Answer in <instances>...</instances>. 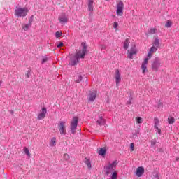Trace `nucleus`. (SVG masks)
Segmentation results:
<instances>
[{"label": "nucleus", "mask_w": 179, "mask_h": 179, "mask_svg": "<svg viewBox=\"0 0 179 179\" xmlns=\"http://www.w3.org/2000/svg\"><path fill=\"white\" fill-rule=\"evenodd\" d=\"M101 50H106L107 48V45H101V47H100Z\"/></svg>", "instance_id": "nucleus-40"}, {"label": "nucleus", "mask_w": 179, "mask_h": 179, "mask_svg": "<svg viewBox=\"0 0 179 179\" xmlns=\"http://www.w3.org/2000/svg\"><path fill=\"white\" fill-rule=\"evenodd\" d=\"M47 61H48V57H45L42 59L41 64H45Z\"/></svg>", "instance_id": "nucleus-31"}, {"label": "nucleus", "mask_w": 179, "mask_h": 179, "mask_svg": "<svg viewBox=\"0 0 179 179\" xmlns=\"http://www.w3.org/2000/svg\"><path fill=\"white\" fill-rule=\"evenodd\" d=\"M154 128H159V126L160 125V121L159 120V118L155 117L154 118Z\"/></svg>", "instance_id": "nucleus-20"}, {"label": "nucleus", "mask_w": 179, "mask_h": 179, "mask_svg": "<svg viewBox=\"0 0 179 179\" xmlns=\"http://www.w3.org/2000/svg\"><path fill=\"white\" fill-rule=\"evenodd\" d=\"M176 160L178 161V158H177Z\"/></svg>", "instance_id": "nucleus-47"}, {"label": "nucleus", "mask_w": 179, "mask_h": 179, "mask_svg": "<svg viewBox=\"0 0 179 179\" xmlns=\"http://www.w3.org/2000/svg\"><path fill=\"white\" fill-rule=\"evenodd\" d=\"M168 122L169 124H174L176 122V119H174L173 117H169Z\"/></svg>", "instance_id": "nucleus-25"}, {"label": "nucleus", "mask_w": 179, "mask_h": 179, "mask_svg": "<svg viewBox=\"0 0 179 179\" xmlns=\"http://www.w3.org/2000/svg\"><path fill=\"white\" fill-rule=\"evenodd\" d=\"M24 152L25 155H27V156L30 157V150H29V148L24 147Z\"/></svg>", "instance_id": "nucleus-26"}, {"label": "nucleus", "mask_w": 179, "mask_h": 179, "mask_svg": "<svg viewBox=\"0 0 179 179\" xmlns=\"http://www.w3.org/2000/svg\"><path fill=\"white\" fill-rule=\"evenodd\" d=\"M116 8L117 16H122V15H124V2L119 0L116 4Z\"/></svg>", "instance_id": "nucleus-6"}, {"label": "nucleus", "mask_w": 179, "mask_h": 179, "mask_svg": "<svg viewBox=\"0 0 179 179\" xmlns=\"http://www.w3.org/2000/svg\"><path fill=\"white\" fill-rule=\"evenodd\" d=\"M129 39H126L124 42V45H123V48H124V50H128V48L129 47Z\"/></svg>", "instance_id": "nucleus-21"}, {"label": "nucleus", "mask_w": 179, "mask_h": 179, "mask_svg": "<svg viewBox=\"0 0 179 179\" xmlns=\"http://www.w3.org/2000/svg\"><path fill=\"white\" fill-rule=\"evenodd\" d=\"M127 104H129V105H131L132 104V97H129L127 102Z\"/></svg>", "instance_id": "nucleus-34"}, {"label": "nucleus", "mask_w": 179, "mask_h": 179, "mask_svg": "<svg viewBox=\"0 0 179 179\" xmlns=\"http://www.w3.org/2000/svg\"><path fill=\"white\" fill-rule=\"evenodd\" d=\"M82 79H83L82 76L78 75V78H76L75 80L76 83H80V82H82Z\"/></svg>", "instance_id": "nucleus-27"}, {"label": "nucleus", "mask_w": 179, "mask_h": 179, "mask_svg": "<svg viewBox=\"0 0 179 179\" xmlns=\"http://www.w3.org/2000/svg\"><path fill=\"white\" fill-rule=\"evenodd\" d=\"M171 22L169 20H168L165 24V27L170 28L171 27Z\"/></svg>", "instance_id": "nucleus-30"}, {"label": "nucleus", "mask_w": 179, "mask_h": 179, "mask_svg": "<svg viewBox=\"0 0 179 179\" xmlns=\"http://www.w3.org/2000/svg\"><path fill=\"white\" fill-rule=\"evenodd\" d=\"M137 52L138 50H136V48H135V46L131 48L130 51L128 53L127 58L129 59H134V55H136Z\"/></svg>", "instance_id": "nucleus-10"}, {"label": "nucleus", "mask_w": 179, "mask_h": 179, "mask_svg": "<svg viewBox=\"0 0 179 179\" xmlns=\"http://www.w3.org/2000/svg\"><path fill=\"white\" fill-rule=\"evenodd\" d=\"M59 21L61 24H64V23H68V17L63 14L59 17Z\"/></svg>", "instance_id": "nucleus-13"}, {"label": "nucleus", "mask_w": 179, "mask_h": 179, "mask_svg": "<svg viewBox=\"0 0 179 179\" xmlns=\"http://www.w3.org/2000/svg\"><path fill=\"white\" fill-rule=\"evenodd\" d=\"M31 23H33V15L31 17V19L29 20V22L28 24H26L22 29L24 30V31H27L29 30V27L31 26Z\"/></svg>", "instance_id": "nucleus-15"}, {"label": "nucleus", "mask_w": 179, "mask_h": 179, "mask_svg": "<svg viewBox=\"0 0 179 179\" xmlns=\"http://www.w3.org/2000/svg\"><path fill=\"white\" fill-rule=\"evenodd\" d=\"M55 36L56 38H59V37H61V36H62V32L57 31L55 34Z\"/></svg>", "instance_id": "nucleus-29"}, {"label": "nucleus", "mask_w": 179, "mask_h": 179, "mask_svg": "<svg viewBox=\"0 0 179 179\" xmlns=\"http://www.w3.org/2000/svg\"><path fill=\"white\" fill-rule=\"evenodd\" d=\"M155 145H156V139L151 141V146H155Z\"/></svg>", "instance_id": "nucleus-39"}, {"label": "nucleus", "mask_w": 179, "mask_h": 179, "mask_svg": "<svg viewBox=\"0 0 179 179\" xmlns=\"http://www.w3.org/2000/svg\"><path fill=\"white\" fill-rule=\"evenodd\" d=\"M162 65V59L160 57H155L152 62L151 68L152 71L157 72Z\"/></svg>", "instance_id": "nucleus-4"}, {"label": "nucleus", "mask_w": 179, "mask_h": 179, "mask_svg": "<svg viewBox=\"0 0 179 179\" xmlns=\"http://www.w3.org/2000/svg\"><path fill=\"white\" fill-rule=\"evenodd\" d=\"M113 27L115 30H118V22H114Z\"/></svg>", "instance_id": "nucleus-35"}, {"label": "nucleus", "mask_w": 179, "mask_h": 179, "mask_svg": "<svg viewBox=\"0 0 179 179\" xmlns=\"http://www.w3.org/2000/svg\"><path fill=\"white\" fill-rule=\"evenodd\" d=\"M87 169H92V163L90 162V159H87L85 162Z\"/></svg>", "instance_id": "nucleus-24"}, {"label": "nucleus", "mask_w": 179, "mask_h": 179, "mask_svg": "<svg viewBox=\"0 0 179 179\" xmlns=\"http://www.w3.org/2000/svg\"><path fill=\"white\" fill-rule=\"evenodd\" d=\"M47 114V108H42L41 112L38 115L37 120H44L45 118V115Z\"/></svg>", "instance_id": "nucleus-11"}, {"label": "nucleus", "mask_w": 179, "mask_h": 179, "mask_svg": "<svg viewBox=\"0 0 179 179\" xmlns=\"http://www.w3.org/2000/svg\"><path fill=\"white\" fill-rule=\"evenodd\" d=\"M118 164V160H115L112 163H109L107 166L104 167L105 173L106 176L111 174L110 179L118 178V172L115 171L117 169V165Z\"/></svg>", "instance_id": "nucleus-2"}, {"label": "nucleus", "mask_w": 179, "mask_h": 179, "mask_svg": "<svg viewBox=\"0 0 179 179\" xmlns=\"http://www.w3.org/2000/svg\"><path fill=\"white\" fill-rule=\"evenodd\" d=\"M157 33V28H150L148 30V34H156Z\"/></svg>", "instance_id": "nucleus-22"}, {"label": "nucleus", "mask_w": 179, "mask_h": 179, "mask_svg": "<svg viewBox=\"0 0 179 179\" xmlns=\"http://www.w3.org/2000/svg\"><path fill=\"white\" fill-rule=\"evenodd\" d=\"M25 76H27V78H30V70H29L27 73L25 74Z\"/></svg>", "instance_id": "nucleus-42"}, {"label": "nucleus", "mask_w": 179, "mask_h": 179, "mask_svg": "<svg viewBox=\"0 0 179 179\" xmlns=\"http://www.w3.org/2000/svg\"><path fill=\"white\" fill-rule=\"evenodd\" d=\"M153 55V53H152V52H150L149 50L148 52V57L147 58H149V59H150V58H152V56Z\"/></svg>", "instance_id": "nucleus-37"}, {"label": "nucleus", "mask_w": 179, "mask_h": 179, "mask_svg": "<svg viewBox=\"0 0 179 179\" xmlns=\"http://www.w3.org/2000/svg\"><path fill=\"white\" fill-rule=\"evenodd\" d=\"M142 122H143V120H142L141 117H137L136 118V123L137 124H142Z\"/></svg>", "instance_id": "nucleus-32"}, {"label": "nucleus", "mask_w": 179, "mask_h": 179, "mask_svg": "<svg viewBox=\"0 0 179 179\" xmlns=\"http://www.w3.org/2000/svg\"><path fill=\"white\" fill-rule=\"evenodd\" d=\"M106 1H110V0H106Z\"/></svg>", "instance_id": "nucleus-48"}, {"label": "nucleus", "mask_w": 179, "mask_h": 179, "mask_svg": "<svg viewBox=\"0 0 179 179\" xmlns=\"http://www.w3.org/2000/svg\"><path fill=\"white\" fill-rule=\"evenodd\" d=\"M145 172V169L142 166H139L136 170V176L137 177H142V174Z\"/></svg>", "instance_id": "nucleus-14"}, {"label": "nucleus", "mask_w": 179, "mask_h": 179, "mask_svg": "<svg viewBox=\"0 0 179 179\" xmlns=\"http://www.w3.org/2000/svg\"><path fill=\"white\" fill-rule=\"evenodd\" d=\"M29 12V9L27 8H16L15 10V15L16 17H26L27 16V13Z\"/></svg>", "instance_id": "nucleus-3"}, {"label": "nucleus", "mask_w": 179, "mask_h": 179, "mask_svg": "<svg viewBox=\"0 0 179 179\" xmlns=\"http://www.w3.org/2000/svg\"><path fill=\"white\" fill-rule=\"evenodd\" d=\"M155 129H157V133L159 134V135L162 134V129H160V128L157 127V128H155Z\"/></svg>", "instance_id": "nucleus-41"}, {"label": "nucleus", "mask_w": 179, "mask_h": 179, "mask_svg": "<svg viewBox=\"0 0 179 179\" xmlns=\"http://www.w3.org/2000/svg\"><path fill=\"white\" fill-rule=\"evenodd\" d=\"M156 51H157V48H156L155 46H152L150 49V52L152 54L153 52H156Z\"/></svg>", "instance_id": "nucleus-28"}, {"label": "nucleus", "mask_w": 179, "mask_h": 179, "mask_svg": "<svg viewBox=\"0 0 179 179\" xmlns=\"http://www.w3.org/2000/svg\"><path fill=\"white\" fill-rule=\"evenodd\" d=\"M64 160H68L69 159H70V157L68 154H64Z\"/></svg>", "instance_id": "nucleus-38"}, {"label": "nucleus", "mask_w": 179, "mask_h": 179, "mask_svg": "<svg viewBox=\"0 0 179 179\" xmlns=\"http://www.w3.org/2000/svg\"><path fill=\"white\" fill-rule=\"evenodd\" d=\"M93 0H88V10L90 12H93Z\"/></svg>", "instance_id": "nucleus-16"}, {"label": "nucleus", "mask_w": 179, "mask_h": 179, "mask_svg": "<svg viewBox=\"0 0 179 179\" xmlns=\"http://www.w3.org/2000/svg\"><path fill=\"white\" fill-rule=\"evenodd\" d=\"M10 113H11V114H13V110H11Z\"/></svg>", "instance_id": "nucleus-45"}, {"label": "nucleus", "mask_w": 179, "mask_h": 179, "mask_svg": "<svg viewBox=\"0 0 179 179\" xmlns=\"http://www.w3.org/2000/svg\"><path fill=\"white\" fill-rule=\"evenodd\" d=\"M57 145V138L55 137H53L50 140V146L51 148H54Z\"/></svg>", "instance_id": "nucleus-18"}, {"label": "nucleus", "mask_w": 179, "mask_h": 179, "mask_svg": "<svg viewBox=\"0 0 179 179\" xmlns=\"http://www.w3.org/2000/svg\"><path fill=\"white\" fill-rule=\"evenodd\" d=\"M98 125H106V119L103 117V115H99L96 121Z\"/></svg>", "instance_id": "nucleus-12"}, {"label": "nucleus", "mask_w": 179, "mask_h": 179, "mask_svg": "<svg viewBox=\"0 0 179 179\" xmlns=\"http://www.w3.org/2000/svg\"><path fill=\"white\" fill-rule=\"evenodd\" d=\"M58 129L61 135H66V127H65V122H60Z\"/></svg>", "instance_id": "nucleus-8"}, {"label": "nucleus", "mask_w": 179, "mask_h": 179, "mask_svg": "<svg viewBox=\"0 0 179 179\" xmlns=\"http://www.w3.org/2000/svg\"><path fill=\"white\" fill-rule=\"evenodd\" d=\"M141 69H142L143 73H145V72H148V65L142 64Z\"/></svg>", "instance_id": "nucleus-23"}, {"label": "nucleus", "mask_w": 179, "mask_h": 179, "mask_svg": "<svg viewBox=\"0 0 179 179\" xmlns=\"http://www.w3.org/2000/svg\"><path fill=\"white\" fill-rule=\"evenodd\" d=\"M130 148H131V152H134V149H135V144H134L133 143H131Z\"/></svg>", "instance_id": "nucleus-36"}, {"label": "nucleus", "mask_w": 179, "mask_h": 179, "mask_svg": "<svg viewBox=\"0 0 179 179\" xmlns=\"http://www.w3.org/2000/svg\"><path fill=\"white\" fill-rule=\"evenodd\" d=\"M1 85H2V83L0 82V86H1Z\"/></svg>", "instance_id": "nucleus-46"}, {"label": "nucleus", "mask_w": 179, "mask_h": 179, "mask_svg": "<svg viewBox=\"0 0 179 179\" xmlns=\"http://www.w3.org/2000/svg\"><path fill=\"white\" fill-rule=\"evenodd\" d=\"M81 45L83 47L82 50L78 51L77 54H76L70 59L69 65H71V66H75V65H78V64H79V58H85L87 47L86 46V43H82Z\"/></svg>", "instance_id": "nucleus-1"}, {"label": "nucleus", "mask_w": 179, "mask_h": 179, "mask_svg": "<svg viewBox=\"0 0 179 179\" xmlns=\"http://www.w3.org/2000/svg\"><path fill=\"white\" fill-rule=\"evenodd\" d=\"M149 59H150L149 58L146 57V58L144 59V61H143L142 65H148V61H149Z\"/></svg>", "instance_id": "nucleus-33"}, {"label": "nucleus", "mask_w": 179, "mask_h": 179, "mask_svg": "<svg viewBox=\"0 0 179 179\" xmlns=\"http://www.w3.org/2000/svg\"><path fill=\"white\" fill-rule=\"evenodd\" d=\"M96 96H97V91L91 90L90 91L87 95V100H88L90 103H93V101L96 100Z\"/></svg>", "instance_id": "nucleus-7"}, {"label": "nucleus", "mask_w": 179, "mask_h": 179, "mask_svg": "<svg viewBox=\"0 0 179 179\" xmlns=\"http://www.w3.org/2000/svg\"><path fill=\"white\" fill-rule=\"evenodd\" d=\"M62 45H64V43L61 42L59 44L57 45V48L62 47Z\"/></svg>", "instance_id": "nucleus-43"}, {"label": "nucleus", "mask_w": 179, "mask_h": 179, "mask_svg": "<svg viewBox=\"0 0 179 179\" xmlns=\"http://www.w3.org/2000/svg\"><path fill=\"white\" fill-rule=\"evenodd\" d=\"M155 178L156 179H159V174L156 173L155 176H154Z\"/></svg>", "instance_id": "nucleus-44"}, {"label": "nucleus", "mask_w": 179, "mask_h": 179, "mask_svg": "<svg viewBox=\"0 0 179 179\" xmlns=\"http://www.w3.org/2000/svg\"><path fill=\"white\" fill-rule=\"evenodd\" d=\"M114 78L115 79L116 86H118V85H120V83L121 82V73H120V70H115Z\"/></svg>", "instance_id": "nucleus-9"}, {"label": "nucleus", "mask_w": 179, "mask_h": 179, "mask_svg": "<svg viewBox=\"0 0 179 179\" xmlns=\"http://www.w3.org/2000/svg\"><path fill=\"white\" fill-rule=\"evenodd\" d=\"M98 153L100 156H104V155L107 153V149L106 148H101L99 150Z\"/></svg>", "instance_id": "nucleus-19"}, {"label": "nucleus", "mask_w": 179, "mask_h": 179, "mask_svg": "<svg viewBox=\"0 0 179 179\" xmlns=\"http://www.w3.org/2000/svg\"><path fill=\"white\" fill-rule=\"evenodd\" d=\"M153 46L159 48V47L160 46V40L159 39V38H155L153 42Z\"/></svg>", "instance_id": "nucleus-17"}, {"label": "nucleus", "mask_w": 179, "mask_h": 179, "mask_svg": "<svg viewBox=\"0 0 179 179\" xmlns=\"http://www.w3.org/2000/svg\"><path fill=\"white\" fill-rule=\"evenodd\" d=\"M78 123L79 119H78V117H73L70 124V129L73 135L76 134V128H78Z\"/></svg>", "instance_id": "nucleus-5"}]
</instances>
